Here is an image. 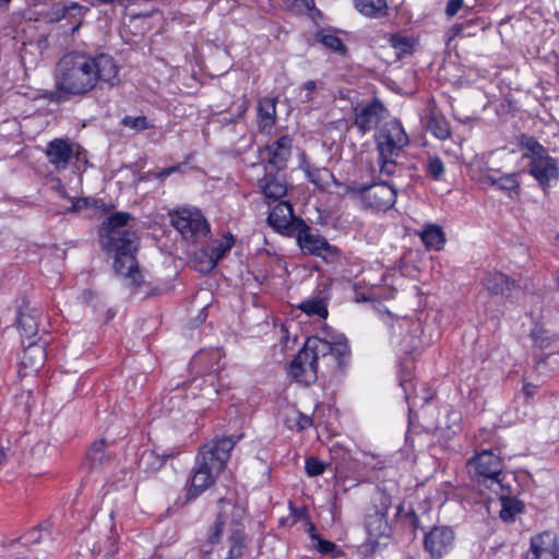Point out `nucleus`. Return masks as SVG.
Segmentation results:
<instances>
[{
	"mask_svg": "<svg viewBox=\"0 0 559 559\" xmlns=\"http://www.w3.org/2000/svg\"><path fill=\"white\" fill-rule=\"evenodd\" d=\"M118 72V66L109 55H66L57 64L56 88L48 98L51 102H60L70 96L84 95L94 90L99 82L114 86L119 82Z\"/></svg>",
	"mask_w": 559,
	"mask_h": 559,
	"instance_id": "nucleus-1",
	"label": "nucleus"
},
{
	"mask_svg": "<svg viewBox=\"0 0 559 559\" xmlns=\"http://www.w3.org/2000/svg\"><path fill=\"white\" fill-rule=\"evenodd\" d=\"M131 215L118 212L110 215L99 229L102 248L114 257L116 274L126 281L130 287H138L142 283V275L138 266L135 253L139 248V238L128 223Z\"/></svg>",
	"mask_w": 559,
	"mask_h": 559,
	"instance_id": "nucleus-2",
	"label": "nucleus"
},
{
	"mask_svg": "<svg viewBox=\"0 0 559 559\" xmlns=\"http://www.w3.org/2000/svg\"><path fill=\"white\" fill-rule=\"evenodd\" d=\"M348 355V345L342 336L331 342L317 336L308 337L304 347L289 365V374L298 382L311 384L317 379L318 360L333 359L338 367Z\"/></svg>",
	"mask_w": 559,
	"mask_h": 559,
	"instance_id": "nucleus-3",
	"label": "nucleus"
},
{
	"mask_svg": "<svg viewBox=\"0 0 559 559\" xmlns=\"http://www.w3.org/2000/svg\"><path fill=\"white\" fill-rule=\"evenodd\" d=\"M221 511L213 526L209 532V542L217 544L224 531L227 532L225 559H241L247 550V535L245 533L243 520L246 508L242 504L233 502L230 499L218 500Z\"/></svg>",
	"mask_w": 559,
	"mask_h": 559,
	"instance_id": "nucleus-4",
	"label": "nucleus"
},
{
	"mask_svg": "<svg viewBox=\"0 0 559 559\" xmlns=\"http://www.w3.org/2000/svg\"><path fill=\"white\" fill-rule=\"evenodd\" d=\"M374 139L379 154L380 174L392 176L396 170V158L408 145V135L402 123L392 119L380 127Z\"/></svg>",
	"mask_w": 559,
	"mask_h": 559,
	"instance_id": "nucleus-5",
	"label": "nucleus"
},
{
	"mask_svg": "<svg viewBox=\"0 0 559 559\" xmlns=\"http://www.w3.org/2000/svg\"><path fill=\"white\" fill-rule=\"evenodd\" d=\"M225 465L226 460L222 456H197L192 475L183 489V503L194 500L210 488Z\"/></svg>",
	"mask_w": 559,
	"mask_h": 559,
	"instance_id": "nucleus-6",
	"label": "nucleus"
},
{
	"mask_svg": "<svg viewBox=\"0 0 559 559\" xmlns=\"http://www.w3.org/2000/svg\"><path fill=\"white\" fill-rule=\"evenodd\" d=\"M345 192L358 195L364 207L377 211L389 210L396 201L395 189L385 181L368 186L353 183L345 186Z\"/></svg>",
	"mask_w": 559,
	"mask_h": 559,
	"instance_id": "nucleus-7",
	"label": "nucleus"
},
{
	"mask_svg": "<svg viewBox=\"0 0 559 559\" xmlns=\"http://www.w3.org/2000/svg\"><path fill=\"white\" fill-rule=\"evenodd\" d=\"M173 226L185 239L197 241L210 231V225L199 210L181 209L171 215Z\"/></svg>",
	"mask_w": 559,
	"mask_h": 559,
	"instance_id": "nucleus-8",
	"label": "nucleus"
},
{
	"mask_svg": "<svg viewBox=\"0 0 559 559\" xmlns=\"http://www.w3.org/2000/svg\"><path fill=\"white\" fill-rule=\"evenodd\" d=\"M391 507V498L384 492H378L373 497V506L369 509L365 518V527L372 538L389 536L391 527L386 514Z\"/></svg>",
	"mask_w": 559,
	"mask_h": 559,
	"instance_id": "nucleus-9",
	"label": "nucleus"
},
{
	"mask_svg": "<svg viewBox=\"0 0 559 559\" xmlns=\"http://www.w3.org/2000/svg\"><path fill=\"white\" fill-rule=\"evenodd\" d=\"M297 242L302 252L320 257L329 260L336 253V249L332 247L324 237L313 234L305 222L297 223L296 231Z\"/></svg>",
	"mask_w": 559,
	"mask_h": 559,
	"instance_id": "nucleus-10",
	"label": "nucleus"
},
{
	"mask_svg": "<svg viewBox=\"0 0 559 559\" xmlns=\"http://www.w3.org/2000/svg\"><path fill=\"white\" fill-rule=\"evenodd\" d=\"M468 473L477 476L478 481H489L501 486L503 463L501 456H472L467 462Z\"/></svg>",
	"mask_w": 559,
	"mask_h": 559,
	"instance_id": "nucleus-11",
	"label": "nucleus"
},
{
	"mask_svg": "<svg viewBox=\"0 0 559 559\" xmlns=\"http://www.w3.org/2000/svg\"><path fill=\"white\" fill-rule=\"evenodd\" d=\"M454 539V532L450 527L435 526L425 535L424 547L432 559H438L452 550Z\"/></svg>",
	"mask_w": 559,
	"mask_h": 559,
	"instance_id": "nucleus-12",
	"label": "nucleus"
},
{
	"mask_svg": "<svg viewBox=\"0 0 559 559\" xmlns=\"http://www.w3.org/2000/svg\"><path fill=\"white\" fill-rule=\"evenodd\" d=\"M559 531H544L532 536L527 559H558Z\"/></svg>",
	"mask_w": 559,
	"mask_h": 559,
	"instance_id": "nucleus-13",
	"label": "nucleus"
},
{
	"mask_svg": "<svg viewBox=\"0 0 559 559\" xmlns=\"http://www.w3.org/2000/svg\"><path fill=\"white\" fill-rule=\"evenodd\" d=\"M75 142L69 139H53L48 142L45 154L55 170H64L73 158Z\"/></svg>",
	"mask_w": 559,
	"mask_h": 559,
	"instance_id": "nucleus-14",
	"label": "nucleus"
},
{
	"mask_svg": "<svg viewBox=\"0 0 559 559\" xmlns=\"http://www.w3.org/2000/svg\"><path fill=\"white\" fill-rule=\"evenodd\" d=\"M386 112L385 107L379 99H373L371 103L355 108L354 126L361 133L371 131L383 119Z\"/></svg>",
	"mask_w": 559,
	"mask_h": 559,
	"instance_id": "nucleus-15",
	"label": "nucleus"
},
{
	"mask_svg": "<svg viewBox=\"0 0 559 559\" xmlns=\"http://www.w3.org/2000/svg\"><path fill=\"white\" fill-rule=\"evenodd\" d=\"M299 222L304 221L294 216L293 207L288 202L277 203L267 216L270 226L285 235L296 234Z\"/></svg>",
	"mask_w": 559,
	"mask_h": 559,
	"instance_id": "nucleus-16",
	"label": "nucleus"
},
{
	"mask_svg": "<svg viewBox=\"0 0 559 559\" xmlns=\"http://www.w3.org/2000/svg\"><path fill=\"white\" fill-rule=\"evenodd\" d=\"M293 140L289 135H283L267 146V165L280 171L286 167L292 153Z\"/></svg>",
	"mask_w": 559,
	"mask_h": 559,
	"instance_id": "nucleus-17",
	"label": "nucleus"
},
{
	"mask_svg": "<svg viewBox=\"0 0 559 559\" xmlns=\"http://www.w3.org/2000/svg\"><path fill=\"white\" fill-rule=\"evenodd\" d=\"M530 174L542 185L546 186L552 179L559 178V168L555 158L547 154L530 163Z\"/></svg>",
	"mask_w": 559,
	"mask_h": 559,
	"instance_id": "nucleus-18",
	"label": "nucleus"
},
{
	"mask_svg": "<svg viewBox=\"0 0 559 559\" xmlns=\"http://www.w3.org/2000/svg\"><path fill=\"white\" fill-rule=\"evenodd\" d=\"M43 319V313L38 309L26 307L20 310L16 322L22 335L31 341L35 338Z\"/></svg>",
	"mask_w": 559,
	"mask_h": 559,
	"instance_id": "nucleus-19",
	"label": "nucleus"
},
{
	"mask_svg": "<svg viewBox=\"0 0 559 559\" xmlns=\"http://www.w3.org/2000/svg\"><path fill=\"white\" fill-rule=\"evenodd\" d=\"M259 187L264 197L273 201L282 199L287 193L286 181L278 174H265V176L259 181Z\"/></svg>",
	"mask_w": 559,
	"mask_h": 559,
	"instance_id": "nucleus-20",
	"label": "nucleus"
},
{
	"mask_svg": "<svg viewBox=\"0 0 559 559\" xmlns=\"http://www.w3.org/2000/svg\"><path fill=\"white\" fill-rule=\"evenodd\" d=\"M45 344L46 342L44 344H38L35 340L29 342L23 352L21 360V365L24 369L37 371L41 366H44L47 357Z\"/></svg>",
	"mask_w": 559,
	"mask_h": 559,
	"instance_id": "nucleus-21",
	"label": "nucleus"
},
{
	"mask_svg": "<svg viewBox=\"0 0 559 559\" xmlns=\"http://www.w3.org/2000/svg\"><path fill=\"white\" fill-rule=\"evenodd\" d=\"M276 122V98L263 97L258 104V124L261 131L270 132Z\"/></svg>",
	"mask_w": 559,
	"mask_h": 559,
	"instance_id": "nucleus-22",
	"label": "nucleus"
},
{
	"mask_svg": "<svg viewBox=\"0 0 559 559\" xmlns=\"http://www.w3.org/2000/svg\"><path fill=\"white\" fill-rule=\"evenodd\" d=\"M481 283L491 295H502L509 290L513 284L506 274L497 271L487 272Z\"/></svg>",
	"mask_w": 559,
	"mask_h": 559,
	"instance_id": "nucleus-23",
	"label": "nucleus"
},
{
	"mask_svg": "<svg viewBox=\"0 0 559 559\" xmlns=\"http://www.w3.org/2000/svg\"><path fill=\"white\" fill-rule=\"evenodd\" d=\"M236 442L234 437H215L200 449L199 454H228Z\"/></svg>",
	"mask_w": 559,
	"mask_h": 559,
	"instance_id": "nucleus-24",
	"label": "nucleus"
},
{
	"mask_svg": "<svg viewBox=\"0 0 559 559\" xmlns=\"http://www.w3.org/2000/svg\"><path fill=\"white\" fill-rule=\"evenodd\" d=\"M519 145L521 150L525 151L523 157L531 162L547 154V150L535 138L527 134H522L519 138Z\"/></svg>",
	"mask_w": 559,
	"mask_h": 559,
	"instance_id": "nucleus-25",
	"label": "nucleus"
},
{
	"mask_svg": "<svg viewBox=\"0 0 559 559\" xmlns=\"http://www.w3.org/2000/svg\"><path fill=\"white\" fill-rule=\"evenodd\" d=\"M500 504L499 515L504 522H513L515 515L522 513L524 509L523 503L519 499L510 496H501Z\"/></svg>",
	"mask_w": 559,
	"mask_h": 559,
	"instance_id": "nucleus-26",
	"label": "nucleus"
},
{
	"mask_svg": "<svg viewBox=\"0 0 559 559\" xmlns=\"http://www.w3.org/2000/svg\"><path fill=\"white\" fill-rule=\"evenodd\" d=\"M420 238L428 249L437 251L440 250L445 242V237L442 229L436 225L427 226L423 230Z\"/></svg>",
	"mask_w": 559,
	"mask_h": 559,
	"instance_id": "nucleus-27",
	"label": "nucleus"
},
{
	"mask_svg": "<svg viewBox=\"0 0 559 559\" xmlns=\"http://www.w3.org/2000/svg\"><path fill=\"white\" fill-rule=\"evenodd\" d=\"M356 9L369 17H380L384 15L388 8L385 0H355Z\"/></svg>",
	"mask_w": 559,
	"mask_h": 559,
	"instance_id": "nucleus-28",
	"label": "nucleus"
},
{
	"mask_svg": "<svg viewBox=\"0 0 559 559\" xmlns=\"http://www.w3.org/2000/svg\"><path fill=\"white\" fill-rule=\"evenodd\" d=\"M304 170L309 181L320 189H324L329 185L330 179L333 178L332 173L324 167L319 168L312 165H306Z\"/></svg>",
	"mask_w": 559,
	"mask_h": 559,
	"instance_id": "nucleus-29",
	"label": "nucleus"
},
{
	"mask_svg": "<svg viewBox=\"0 0 559 559\" xmlns=\"http://www.w3.org/2000/svg\"><path fill=\"white\" fill-rule=\"evenodd\" d=\"M428 130L438 139L445 140L450 136V127L445 119L436 116L431 112L427 121Z\"/></svg>",
	"mask_w": 559,
	"mask_h": 559,
	"instance_id": "nucleus-30",
	"label": "nucleus"
},
{
	"mask_svg": "<svg viewBox=\"0 0 559 559\" xmlns=\"http://www.w3.org/2000/svg\"><path fill=\"white\" fill-rule=\"evenodd\" d=\"M235 243L234 237L228 235L225 237V240L219 241L218 243L212 246L210 248V264L211 269H214L218 261L228 252Z\"/></svg>",
	"mask_w": 559,
	"mask_h": 559,
	"instance_id": "nucleus-31",
	"label": "nucleus"
},
{
	"mask_svg": "<svg viewBox=\"0 0 559 559\" xmlns=\"http://www.w3.org/2000/svg\"><path fill=\"white\" fill-rule=\"evenodd\" d=\"M86 12V9L78 2H70L69 4H58L56 7L57 20L60 19H75L81 20Z\"/></svg>",
	"mask_w": 559,
	"mask_h": 559,
	"instance_id": "nucleus-32",
	"label": "nucleus"
},
{
	"mask_svg": "<svg viewBox=\"0 0 559 559\" xmlns=\"http://www.w3.org/2000/svg\"><path fill=\"white\" fill-rule=\"evenodd\" d=\"M299 308L308 316H318L323 319L328 317V309L323 299L306 300L300 304Z\"/></svg>",
	"mask_w": 559,
	"mask_h": 559,
	"instance_id": "nucleus-33",
	"label": "nucleus"
},
{
	"mask_svg": "<svg viewBox=\"0 0 559 559\" xmlns=\"http://www.w3.org/2000/svg\"><path fill=\"white\" fill-rule=\"evenodd\" d=\"M444 164L438 156H429L426 163V173L433 180H440L444 175Z\"/></svg>",
	"mask_w": 559,
	"mask_h": 559,
	"instance_id": "nucleus-34",
	"label": "nucleus"
},
{
	"mask_svg": "<svg viewBox=\"0 0 559 559\" xmlns=\"http://www.w3.org/2000/svg\"><path fill=\"white\" fill-rule=\"evenodd\" d=\"M319 41L329 48L332 51L344 53L346 51V47L343 41L333 34H318Z\"/></svg>",
	"mask_w": 559,
	"mask_h": 559,
	"instance_id": "nucleus-35",
	"label": "nucleus"
},
{
	"mask_svg": "<svg viewBox=\"0 0 559 559\" xmlns=\"http://www.w3.org/2000/svg\"><path fill=\"white\" fill-rule=\"evenodd\" d=\"M329 463L318 459V456H307L305 462L306 473L309 477H316L325 471Z\"/></svg>",
	"mask_w": 559,
	"mask_h": 559,
	"instance_id": "nucleus-36",
	"label": "nucleus"
},
{
	"mask_svg": "<svg viewBox=\"0 0 559 559\" xmlns=\"http://www.w3.org/2000/svg\"><path fill=\"white\" fill-rule=\"evenodd\" d=\"M390 44L396 49L397 57L401 55L409 53L412 49V43L407 37L393 35L390 38Z\"/></svg>",
	"mask_w": 559,
	"mask_h": 559,
	"instance_id": "nucleus-37",
	"label": "nucleus"
},
{
	"mask_svg": "<svg viewBox=\"0 0 559 559\" xmlns=\"http://www.w3.org/2000/svg\"><path fill=\"white\" fill-rule=\"evenodd\" d=\"M121 123L124 127H128L135 131H143L151 127L145 116H138V117L126 116L122 119Z\"/></svg>",
	"mask_w": 559,
	"mask_h": 559,
	"instance_id": "nucleus-38",
	"label": "nucleus"
},
{
	"mask_svg": "<svg viewBox=\"0 0 559 559\" xmlns=\"http://www.w3.org/2000/svg\"><path fill=\"white\" fill-rule=\"evenodd\" d=\"M473 21L468 20L463 23L454 24L445 34L447 37V44H449L451 40H453L457 36H473L475 35V32H467L464 33L466 27L472 24Z\"/></svg>",
	"mask_w": 559,
	"mask_h": 559,
	"instance_id": "nucleus-39",
	"label": "nucleus"
},
{
	"mask_svg": "<svg viewBox=\"0 0 559 559\" xmlns=\"http://www.w3.org/2000/svg\"><path fill=\"white\" fill-rule=\"evenodd\" d=\"M207 357H211L212 359H219L221 353L218 349H212L210 352L201 350L192 358L191 366L197 369L205 370L206 368H203L202 365L205 362Z\"/></svg>",
	"mask_w": 559,
	"mask_h": 559,
	"instance_id": "nucleus-40",
	"label": "nucleus"
},
{
	"mask_svg": "<svg viewBox=\"0 0 559 559\" xmlns=\"http://www.w3.org/2000/svg\"><path fill=\"white\" fill-rule=\"evenodd\" d=\"M532 340L534 344L538 347H547L550 344L551 336L548 331L540 326H535L531 332Z\"/></svg>",
	"mask_w": 559,
	"mask_h": 559,
	"instance_id": "nucleus-41",
	"label": "nucleus"
},
{
	"mask_svg": "<svg viewBox=\"0 0 559 559\" xmlns=\"http://www.w3.org/2000/svg\"><path fill=\"white\" fill-rule=\"evenodd\" d=\"M497 187L500 190L504 191H513L519 188V181L515 174H508L498 177V185Z\"/></svg>",
	"mask_w": 559,
	"mask_h": 559,
	"instance_id": "nucleus-42",
	"label": "nucleus"
},
{
	"mask_svg": "<svg viewBox=\"0 0 559 559\" xmlns=\"http://www.w3.org/2000/svg\"><path fill=\"white\" fill-rule=\"evenodd\" d=\"M288 421H294L298 430H305L312 426V418L298 411L294 412V416Z\"/></svg>",
	"mask_w": 559,
	"mask_h": 559,
	"instance_id": "nucleus-43",
	"label": "nucleus"
},
{
	"mask_svg": "<svg viewBox=\"0 0 559 559\" xmlns=\"http://www.w3.org/2000/svg\"><path fill=\"white\" fill-rule=\"evenodd\" d=\"M316 544L313 545V547L320 552V554H329V552H332L335 548V544L330 542V540H325V539H322V538H318L316 542Z\"/></svg>",
	"mask_w": 559,
	"mask_h": 559,
	"instance_id": "nucleus-44",
	"label": "nucleus"
},
{
	"mask_svg": "<svg viewBox=\"0 0 559 559\" xmlns=\"http://www.w3.org/2000/svg\"><path fill=\"white\" fill-rule=\"evenodd\" d=\"M463 0H449L444 11L445 15L448 17L454 16L463 8Z\"/></svg>",
	"mask_w": 559,
	"mask_h": 559,
	"instance_id": "nucleus-45",
	"label": "nucleus"
},
{
	"mask_svg": "<svg viewBox=\"0 0 559 559\" xmlns=\"http://www.w3.org/2000/svg\"><path fill=\"white\" fill-rule=\"evenodd\" d=\"M91 200L88 198H81L76 200H72V205L69 209L72 212H80L83 209L90 206Z\"/></svg>",
	"mask_w": 559,
	"mask_h": 559,
	"instance_id": "nucleus-46",
	"label": "nucleus"
},
{
	"mask_svg": "<svg viewBox=\"0 0 559 559\" xmlns=\"http://www.w3.org/2000/svg\"><path fill=\"white\" fill-rule=\"evenodd\" d=\"M73 158H75L76 163L87 164L86 151L78 143H75Z\"/></svg>",
	"mask_w": 559,
	"mask_h": 559,
	"instance_id": "nucleus-47",
	"label": "nucleus"
},
{
	"mask_svg": "<svg viewBox=\"0 0 559 559\" xmlns=\"http://www.w3.org/2000/svg\"><path fill=\"white\" fill-rule=\"evenodd\" d=\"M302 88L307 92L306 95H305V100L311 102L312 100L311 92L317 88V82L312 81V80L307 81L302 85Z\"/></svg>",
	"mask_w": 559,
	"mask_h": 559,
	"instance_id": "nucleus-48",
	"label": "nucleus"
},
{
	"mask_svg": "<svg viewBox=\"0 0 559 559\" xmlns=\"http://www.w3.org/2000/svg\"><path fill=\"white\" fill-rule=\"evenodd\" d=\"M91 450L94 453H99V452L106 451L107 450L106 440L105 439H99V440L93 442L92 445H91Z\"/></svg>",
	"mask_w": 559,
	"mask_h": 559,
	"instance_id": "nucleus-49",
	"label": "nucleus"
},
{
	"mask_svg": "<svg viewBox=\"0 0 559 559\" xmlns=\"http://www.w3.org/2000/svg\"><path fill=\"white\" fill-rule=\"evenodd\" d=\"M179 169V166H170V167H167V168H164L163 170H160L158 174H157V177L158 178H166L167 176H169L170 174L177 171Z\"/></svg>",
	"mask_w": 559,
	"mask_h": 559,
	"instance_id": "nucleus-50",
	"label": "nucleus"
},
{
	"mask_svg": "<svg viewBox=\"0 0 559 559\" xmlns=\"http://www.w3.org/2000/svg\"><path fill=\"white\" fill-rule=\"evenodd\" d=\"M155 462H154V469H159L164 464H165V459L166 456H159V455H156V456H152Z\"/></svg>",
	"mask_w": 559,
	"mask_h": 559,
	"instance_id": "nucleus-51",
	"label": "nucleus"
},
{
	"mask_svg": "<svg viewBox=\"0 0 559 559\" xmlns=\"http://www.w3.org/2000/svg\"><path fill=\"white\" fill-rule=\"evenodd\" d=\"M308 533H309V537L311 538L312 542H316L318 538H320V536L317 534L316 527L312 523H309Z\"/></svg>",
	"mask_w": 559,
	"mask_h": 559,
	"instance_id": "nucleus-52",
	"label": "nucleus"
},
{
	"mask_svg": "<svg viewBox=\"0 0 559 559\" xmlns=\"http://www.w3.org/2000/svg\"><path fill=\"white\" fill-rule=\"evenodd\" d=\"M534 391H535V386H533L532 384H526L523 386V392L527 396H532L534 394Z\"/></svg>",
	"mask_w": 559,
	"mask_h": 559,
	"instance_id": "nucleus-53",
	"label": "nucleus"
},
{
	"mask_svg": "<svg viewBox=\"0 0 559 559\" xmlns=\"http://www.w3.org/2000/svg\"><path fill=\"white\" fill-rule=\"evenodd\" d=\"M282 332L284 333V335L281 337V343L283 347H286L287 343L289 342V336L287 335V331L284 328H282Z\"/></svg>",
	"mask_w": 559,
	"mask_h": 559,
	"instance_id": "nucleus-54",
	"label": "nucleus"
},
{
	"mask_svg": "<svg viewBox=\"0 0 559 559\" xmlns=\"http://www.w3.org/2000/svg\"><path fill=\"white\" fill-rule=\"evenodd\" d=\"M486 181L489 182L491 186H497L498 185V177L492 176V175H488L486 177Z\"/></svg>",
	"mask_w": 559,
	"mask_h": 559,
	"instance_id": "nucleus-55",
	"label": "nucleus"
},
{
	"mask_svg": "<svg viewBox=\"0 0 559 559\" xmlns=\"http://www.w3.org/2000/svg\"><path fill=\"white\" fill-rule=\"evenodd\" d=\"M95 1L99 4L107 5V4H114V3L121 2L122 0H95Z\"/></svg>",
	"mask_w": 559,
	"mask_h": 559,
	"instance_id": "nucleus-56",
	"label": "nucleus"
},
{
	"mask_svg": "<svg viewBox=\"0 0 559 559\" xmlns=\"http://www.w3.org/2000/svg\"><path fill=\"white\" fill-rule=\"evenodd\" d=\"M302 2L308 10H310L314 5L313 0H302Z\"/></svg>",
	"mask_w": 559,
	"mask_h": 559,
	"instance_id": "nucleus-57",
	"label": "nucleus"
},
{
	"mask_svg": "<svg viewBox=\"0 0 559 559\" xmlns=\"http://www.w3.org/2000/svg\"><path fill=\"white\" fill-rule=\"evenodd\" d=\"M475 454H483V455L493 454V450L492 449H481L480 452H476Z\"/></svg>",
	"mask_w": 559,
	"mask_h": 559,
	"instance_id": "nucleus-58",
	"label": "nucleus"
},
{
	"mask_svg": "<svg viewBox=\"0 0 559 559\" xmlns=\"http://www.w3.org/2000/svg\"><path fill=\"white\" fill-rule=\"evenodd\" d=\"M472 21H473V23H472V24H469V25L466 27V29H465V32H464L465 34H466L467 32H473L471 28H473V27H474V25H475V21H474V20H472Z\"/></svg>",
	"mask_w": 559,
	"mask_h": 559,
	"instance_id": "nucleus-59",
	"label": "nucleus"
},
{
	"mask_svg": "<svg viewBox=\"0 0 559 559\" xmlns=\"http://www.w3.org/2000/svg\"><path fill=\"white\" fill-rule=\"evenodd\" d=\"M293 512H294V515L301 516V515L304 514V512H305V511H304V510H299V511L297 512V510H296V509H294V510H293Z\"/></svg>",
	"mask_w": 559,
	"mask_h": 559,
	"instance_id": "nucleus-60",
	"label": "nucleus"
},
{
	"mask_svg": "<svg viewBox=\"0 0 559 559\" xmlns=\"http://www.w3.org/2000/svg\"><path fill=\"white\" fill-rule=\"evenodd\" d=\"M4 457H5V456H0V468H1V467L3 466V464H4Z\"/></svg>",
	"mask_w": 559,
	"mask_h": 559,
	"instance_id": "nucleus-61",
	"label": "nucleus"
},
{
	"mask_svg": "<svg viewBox=\"0 0 559 559\" xmlns=\"http://www.w3.org/2000/svg\"><path fill=\"white\" fill-rule=\"evenodd\" d=\"M9 1H10V0H0V4H2V3H7V2H9Z\"/></svg>",
	"mask_w": 559,
	"mask_h": 559,
	"instance_id": "nucleus-62",
	"label": "nucleus"
},
{
	"mask_svg": "<svg viewBox=\"0 0 559 559\" xmlns=\"http://www.w3.org/2000/svg\"><path fill=\"white\" fill-rule=\"evenodd\" d=\"M557 245L559 246V235L556 238Z\"/></svg>",
	"mask_w": 559,
	"mask_h": 559,
	"instance_id": "nucleus-63",
	"label": "nucleus"
}]
</instances>
